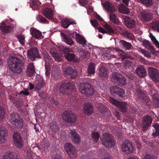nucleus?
I'll return each mask as SVG.
<instances>
[{
    "label": "nucleus",
    "instance_id": "f257e3e1",
    "mask_svg": "<svg viewBox=\"0 0 159 159\" xmlns=\"http://www.w3.org/2000/svg\"><path fill=\"white\" fill-rule=\"evenodd\" d=\"M8 64L9 70L14 73H20L22 71L24 63L20 59L11 56L8 61Z\"/></svg>",
    "mask_w": 159,
    "mask_h": 159
},
{
    "label": "nucleus",
    "instance_id": "f03ea898",
    "mask_svg": "<svg viewBox=\"0 0 159 159\" xmlns=\"http://www.w3.org/2000/svg\"><path fill=\"white\" fill-rule=\"evenodd\" d=\"M103 7L108 12H110L109 18L111 22L115 24H119V22L116 16L113 13L116 11V10L111 4L108 2H106L103 4Z\"/></svg>",
    "mask_w": 159,
    "mask_h": 159
},
{
    "label": "nucleus",
    "instance_id": "7ed1b4c3",
    "mask_svg": "<svg viewBox=\"0 0 159 159\" xmlns=\"http://www.w3.org/2000/svg\"><path fill=\"white\" fill-rule=\"evenodd\" d=\"M101 141L103 145L107 148L114 147L116 144V141L114 137L107 133L103 134Z\"/></svg>",
    "mask_w": 159,
    "mask_h": 159
},
{
    "label": "nucleus",
    "instance_id": "20e7f679",
    "mask_svg": "<svg viewBox=\"0 0 159 159\" xmlns=\"http://www.w3.org/2000/svg\"><path fill=\"white\" fill-rule=\"evenodd\" d=\"M10 120L11 123L16 128H21L23 126V120L17 113H12L10 116Z\"/></svg>",
    "mask_w": 159,
    "mask_h": 159
},
{
    "label": "nucleus",
    "instance_id": "39448f33",
    "mask_svg": "<svg viewBox=\"0 0 159 159\" xmlns=\"http://www.w3.org/2000/svg\"><path fill=\"white\" fill-rule=\"evenodd\" d=\"M110 91L112 95L117 99H120L124 97L125 91L122 88L117 86H112L110 87Z\"/></svg>",
    "mask_w": 159,
    "mask_h": 159
},
{
    "label": "nucleus",
    "instance_id": "423d86ee",
    "mask_svg": "<svg viewBox=\"0 0 159 159\" xmlns=\"http://www.w3.org/2000/svg\"><path fill=\"white\" fill-rule=\"evenodd\" d=\"M63 120L69 123H74L76 121L77 117L75 114L70 111H65L62 115Z\"/></svg>",
    "mask_w": 159,
    "mask_h": 159
},
{
    "label": "nucleus",
    "instance_id": "0eeeda50",
    "mask_svg": "<svg viewBox=\"0 0 159 159\" xmlns=\"http://www.w3.org/2000/svg\"><path fill=\"white\" fill-rule=\"evenodd\" d=\"M74 84L68 81L62 83L60 87V91L63 94H67L69 92L75 89Z\"/></svg>",
    "mask_w": 159,
    "mask_h": 159
},
{
    "label": "nucleus",
    "instance_id": "6e6552de",
    "mask_svg": "<svg viewBox=\"0 0 159 159\" xmlns=\"http://www.w3.org/2000/svg\"><path fill=\"white\" fill-rule=\"evenodd\" d=\"M79 89L82 93L86 94L87 96H91L94 93L93 87L88 82L85 83L82 86H80Z\"/></svg>",
    "mask_w": 159,
    "mask_h": 159
},
{
    "label": "nucleus",
    "instance_id": "1a4fd4ad",
    "mask_svg": "<svg viewBox=\"0 0 159 159\" xmlns=\"http://www.w3.org/2000/svg\"><path fill=\"white\" fill-rule=\"evenodd\" d=\"M111 80L119 85L122 86L125 84L126 79L120 74L118 73H115L112 74Z\"/></svg>",
    "mask_w": 159,
    "mask_h": 159
},
{
    "label": "nucleus",
    "instance_id": "9d476101",
    "mask_svg": "<svg viewBox=\"0 0 159 159\" xmlns=\"http://www.w3.org/2000/svg\"><path fill=\"white\" fill-rule=\"evenodd\" d=\"M28 57L32 61H34L36 58H41L39 51L36 48H32L27 52Z\"/></svg>",
    "mask_w": 159,
    "mask_h": 159
},
{
    "label": "nucleus",
    "instance_id": "9b49d317",
    "mask_svg": "<svg viewBox=\"0 0 159 159\" xmlns=\"http://www.w3.org/2000/svg\"><path fill=\"white\" fill-rule=\"evenodd\" d=\"M152 122V119L150 116H144L142 120L141 125L142 131L145 132Z\"/></svg>",
    "mask_w": 159,
    "mask_h": 159
},
{
    "label": "nucleus",
    "instance_id": "f8f14e48",
    "mask_svg": "<svg viewBox=\"0 0 159 159\" xmlns=\"http://www.w3.org/2000/svg\"><path fill=\"white\" fill-rule=\"evenodd\" d=\"M148 73L150 77L153 81H159V72L156 69L152 67H149Z\"/></svg>",
    "mask_w": 159,
    "mask_h": 159
},
{
    "label": "nucleus",
    "instance_id": "ddd939ff",
    "mask_svg": "<svg viewBox=\"0 0 159 159\" xmlns=\"http://www.w3.org/2000/svg\"><path fill=\"white\" fill-rule=\"evenodd\" d=\"M111 103L112 104L119 108L120 111L122 112L125 113L126 112L127 107L125 103L119 102L114 99L111 100Z\"/></svg>",
    "mask_w": 159,
    "mask_h": 159
},
{
    "label": "nucleus",
    "instance_id": "4468645a",
    "mask_svg": "<svg viewBox=\"0 0 159 159\" xmlns=\"http://www.w3.org/2000/svg\"><path fill=\"white\" fill-rule=\"evenodd\" d=\"M14 143L15 145L18 148H21L22 147L23 143L22 137L20 134L18 133H15L13 135Z\"/></svg>",
    "mask_w": 159,
    "mask_h": 159
},
{
    "label": "nucleus",
    "instance_id": "2eb2a0df",
    "mask_svg": "<svg viewBox=\"0 0 159 159\" xmlns=\"http://www.w3.org/2000/svg\"><path fill=\"white\" fill-rule=\"evenodd\" d=\"M106 30H105L102 27H99L98 30L102 34H108L109 35H111L114 33V31L111 27L107 23L105 22L103 25Z\"/></svg>",
    "mask_w": 159,
    "mask_h": 159
},
{
    "label": "nucleus",
    "instance_id": "dca6fc26",
    "mask_svg": "<svg viewBox=\"0 0 159 159\" xmlns=\"http://www.w3.org/2000/svg\"><path fill=\"white\" fill-rule=\"evenodd\" d=\"M49 126L50 129L49 130V133L52 137H54L56 132L58 131V125L55 121H53L50 123Z\"/></svg>",
    "mask_w": 159,
    "mask_h": 159
},
{
    "label": "nucleus",
    "instance_id": "f3484780",
    "mask_svg": "<svg viewBox=\"0 0 159 159\" xmlns=\"http://www.w3.org/2000/svg\"><path fill=\"white\" fill-rule=\"evenodd\" d=\"M125 25L129 29H132L135 27L136 22L132 18L129 16H126L124 20Z\"/></svg>",
    "mask_w": 159,
    "mask_h": 159
},
{
    "label": "nucleus",
    "instance_id": "a211bd4d",
    "mask_svg": "<svg viewBox=\"0 0 159 159\" xmlns=\"http://www.w3.org/2000/svg\"><path fill=\"white\" fill-rule=\"evenodd\" d=\"M42 13L46 18L49 20H52L53 18V10L50 8L44 7L42 10Z\"/></svg>",
    "mask_w": 159,
    "mask_h": 159
},
{
    "label": "nucleus",
    "instance_id": "6ab92c4d",
    "mask_svg": "<svg viewBox=\"0 0 159 159\" xmlns=\"http://www.w3.org/2000/svg\"><path fill=\"white\" fill-rule=\"evenodd\" d=\"M64 74L68 75L70 76L71 79H74L77 76V72L76 70L74 69L71 67L67 68L64 71Z\"/></svg>",
    "mask_w": 159,
    "mask_h": 159
},
{
    "label": "nucleus",
    "instance_id": "aec40b11",
    "mask_svg": "<svg viewBox=\"0 0 159 159\" xmlns=\"http://www.w3.org/2000/svg\"><path fill=\"white\" fill-rule=\"evenodd\" d=\"M7 134V131L6 127L0 126V144L5 141L6 139V137Z\"/></svg>",
    "mask_w": 159,
    "mask_h": 159
},
{
    "label": "nucleus",
    "instance_id": "412c9836",
    "mask_svg": "<svg viewBox=\"0 0 159 159\" xmlns=\"http://www.w3.org/2000/svg\"><path fill=\"white\" fill-rule=\"evenodd\" d=\"M35 71L33 63H29L27 66L26 71V75L29 77H32L35 74Z\"/></svg>",
    "mask_w": 159,
    "mask_h": 159
},
{
    "label": "nucleus",
    "instance_id": "4be33fe9",
    "mask_svg": "<svg viewBox=\"0 0 159 159\" xmlns=\"http://www.w3.org/2000/svg\"><path fill=\"white\" fill-rule=\"evenodd\" d=\"M122 149H134V145L130 140L124 141L121 145Z\"/></svg>",
    "mask_w": 159,
    "mask_h": 159
},
{
    "label": "nucleus",
    "instance_id": "5701e85b",
    "mask_svg": "<svg viewBox=\"0 0 159 159\" xmlns=\"http://www.w3.org/2000/svg\"><path fill=\"white\" fill-rule=\"evenodd\" d=\"M119 43L122 48L125 50H129L133 47L130 43L123 40H120Z\"/></svg>",
    "mask_w": 159,
    "mask_h": 159
},
{
    "label": "nucleus",
    "instance_id": "b1692460",
    "mask_svg": "<svg viewBox=\"0 0 159 159\" xmlns=\"http://www.w3.org/2000/svg\"><path fill=\"white\" fill-rule=\"evenodd\" d=\"M41 3L39 0H30V5L33 10H38L41 6Z\"/></svg>",
    "mask_w": 159,
    "mask_h": 159
},
{
    "label": "nucleus",
    "instance_id": "393cba45",
    "mask_svg": "<svg viewBox=\"0 0 159 159\" xmlns=\"http://www.w3.org/2000/svg\"><path fill=\"white\" fill-rule=\"evenodd\" d=\"M12 29L11 26L7 25L4 22H2L0 24V29L2 32L4 33L10 32Z\"/></svg>",
    "mask_w": 159,
    "mask_h": 159
},
{
    "label": "nucleus",
    "instance_id": "a878e982",
    "mask_svg": "<svg viewBox=\"0 0 159 159\" xmlns=\"http://www.w3.org/2000/svg\"><path fill=\"white\" fill-rule=\"evenodd\" d=\"M60 34L62 37V41L67 44L70 45H72L74 43V42L71 38L69 37L66 34L62 32L60 33Z\"/></svg>",
    "mask_w": 159,
    "mask_h": 159
},
{
    "label": "nucleus",
    "instance_id": "bb28decb",
    "mask_svg": "<svg viewBox=\"0 0 159 159\" xmlns=\"http://www.w3.org/2000/svg\"><path fill=\"white\" fill-rule=\"evenodd\" d=\"M84 113L87 115L89 116L93 112L92 106L89 103H85L84 107Z\"/></svg>",
    "mask_w": 159,
    "mask_h": 159
},
{
    "label": "nucleus",
    "instance_id": "cd10ccee",
    "mask_svg": "<svg viewBox=\"0 0 159 159\" xmlns=\"http://www.w3.org/2000/svg\"><path fill=\"white\" fill-rule=\"evenodd\" d=\"M75 38L76 39L77 41L80 44H82L83 47L87 45L86 43L87 41L84 38L77 32L75 33Z\"/></svg>",
    "mask_w": 159,
    "mask_h": 159
},
{
    "label": "nucleus",
    "instance_id": "c85d7f7f",
    "mask_svg": "<svg viewBox=\"0 0 159 159\" xmlns=\"http://www.w3.org/2000/svg\"><path fill=\"white\" fill-rule=\"evenodd\" d=\"M137 75L139 77H143L147 75V72L145 69L142 66L137 67L136 70Z\"/></svg>",
    "mask_w": 159,
    "mask_h": 159
},
{
    "label": "nucleus",
    "instance_id": "c756f323",
    "mask_svg": "<svg viewBox=\"0 0 159 159\" xmlns=\"http://www.w3.org/2000/svg\"><path fill=\"white\" fill-rule=\"evenodd\" d=\"M2 159H18L17 154L15 152L7 153L3 156Z\"/></svg>",
    "mask_w": 159,
    "mask_h": 159
},
{
    "label": "nucleus",
    "instance_id": "7c9ffc66",
    "mask_svg": "<svg viewBox=\"0 0 159 159\" xmlns=\"http://www.w3.org/2000/svg\"><path fill=\"white\" fill-rule=\"evenodd\" d=\"M98 73L99 76L101 77L106 78L108 75L107 69L103 66H101L99 68Z\"/></svg>",
    "mask_w": 159,
    "mask_h": 159
},
{
    "label": "nucleus",
    "instance_id": "2f4dec72",
    "mask_svg": "<svg viewBox=\"0 0 159 159\" xmlns=\"http://www.w3.org/2000/svg\"><path fill=\"white\" fill-rule=\"evenodd\" d=\"M65 57L69 61H76L78 60L77 57L72 52L66 54Z\"/></svg>",
    "mask_w": 159,
    "mask_h": 159
},
{
    "label": "nucleus",
    "instance_id": "473e14b6",
    "mask_svg": "<svg viewBox=\"0 0 159 159\" xmlns=\"http://www.w3.org/2000/svg\"><path fill=\"white\" fill-rule=\"evenodd\" d=\"M142 19L145 21L148 22L151 20L150 14L146 11H143L141 12Z\"/></svg>",
    "mask_w": 159,
    "mask_h": 159
},
{
    "label": "nucleus",
    "instance_id": "72a5a7b5",
    "mask_svg": "<svg viewBox=\"0 0 159 159\" xmlns=\"http://www.w3.org/2000/svg\"><path fill=\"white\" fill-rule=\"evenodd\" d=\"M88 75H90L94 74L95 72V66L93 63H91L89 65L87 69Z\"/></svg>",
    "mask_w": 159,
    "mask_h": 159
},
{
    "label": "nucleus",
    "instance_id": "f704fd0d",
    "mask_svg": "<svg viewBox=\"0 0 159 159\" xmlns=\"http://www.w3.org/2000/svg\"><path fill=\"white\" fill-rule=\"evenodd\" d=\"M124 65L126 69L129 70L130 71H132L135 67L134 64L129 61H126L124 63Z\"/></svg>",
    "mask_w": 159,
    "mask_h": 159
},
{
    "label": "nucleus",
    "instance_id": "c9c22d12",
    "mask_svg": "<svg viewBox=\"0 0 159 159\" xmlns=\"http://www.w3.org/2000/svg\"><path fill=\"white\" fill-rule=\"evenodd\" d=\"M65 152L72 159L76 157V150H66Z\"/></svg>",
    "mask_w": 159,
    "mask_h": 159
},
{
    "label": "nucleus",
    "instance_id": "e433bc0d",
    "mask_svg": "<svg viewBox=\"0 0 159 159\" xmlns=\"http://www.w3.org/2000/svg\"><path fill=\"white\" fill-rule=\"evenodd\" d=\"M31 33L32 35L36 39H39L42 35L41 32L39 30L35 29H34L31 32Z\"/></svg>",
    "mask_w": 159,
    "mask_h": 159
},
{
    "label": "nucleus",
    "instance_id": "4c0bfd02",
    "mask_svg": "<svg viewBox=\"0 0 159 159\" xmlns=\"http://www.w3.org/2000/svg\"><path fill=\"white\" fill-rule=\"evenodd\" d=\"M44 81L41 80L38 81L35 84V89L39 91L44 85Z\"/></svg>",
    "mask_w": 159,
    "mask_h": 159
},
{
    "label": "nucleus",
    "instance_id": "58836bf2",
    "mask_svg": "<svg viewBox=\"0 0 159 159\" xmlns=\"http://www.w3.org/2000/svg\"><path fill=\"white\" fill-rule=\"evenodd\" d=\"M139 2H141L147 7H150L153 5L152 0H138Z\"/></svg>",
    "mask_w": 159,
    "mask_h": 159
},
{
    "label": "nucleus",
    "instance_id": "ea45409f",
    "mask_svg": "<svg viewBox=\"0 0 159 159\" xmlns=\"http://www.w3.org/2000/svg\"><path fill=\"white\" fill-rule=\"evenodd\" d=\"M18 40L22 46L25 45V37L24 35L22 34H18L16 35Z\"/></svg>",
    "mask_w": 159,
    "mask_h": 159
},
{
    "label": "nucleus",
    "instance_id": "a19ab883",
    "mask_svg": "<svg viewBox=\"0 0 159 159\" xmlns=\"http://www.w3.org/2000/svg\"><path fill=\"white\" fill-rule=\"evenodd\" d=\"M123 35L127 38V39H130L131 40H133L134 39V36L133 34L127 31H125L122 33Z\"/></svg>",
    "mask_w": 159,
    "mask_h": 159
},
{
    "label": "nucleus",
    "instance_id": "79ce46f5",
    "mask_svg": "<svg viewBox=\"0 0 159 159\" xmlns=\"http://www.w3.org/2000/svg\"><path fill=\"white\" fill-rule=\"evenodd\" d=\"M153 126L155 128L156 131L152 134V135L154 136H159V124L155 123L153 125Z\"/></svg>",
    "mask_w": 159,
    "mask_h": 159
},
{
    "label": "nucleus",
    "instance_id": "37998d69",
    "mask_svg": "<svg viewBox=\"0 0 159 159\" xmlns=\"http://www.w3.org/2000/svg\"><path fill=\"white\" fill-rule=\"evenodd\" d=\"M142 45H143L144 47H145V48L148 49H152V46L149 42L146 39L144 40L142 43Z\"/></svg>",
    "mask_w": 159,
    "mask_h": 159
},
{
    "label": "nucleus",
    "instance_id": "c03bdc74",
    "mask_svg": "<svg viewBox=\"0 0 159 159\" xmlns=\"http://www.w3.org/2000/svg\"><path fill=\"white\" fill-rule=\"evenodd\" d=\"M37 20L39 22L44 24L48 23L49 22L48 20H47L45 18L40 15L38 16L37 18Z\"/></svg>",
    "mask_w": 159,
    "mask_h": 159
},
{
    "label": "nucleus",
    "instance_id": "a18cd8bd",
    "mask_svg": "<svg viewBox=\"0 0 159 159\" xmlns=\"http://www.w3.org/2000/svg\"><path fill=\"white\" fill-rule=\"evenodd\" d=\"M100 136L99 133L98 132H93L92 134V138L93 140L97 142Z\"/></svg>",
    "mask_w": 159,
    "mask_h": 159
},
{
    "label": "nucleus",
    "instance_id": "49530a36",
    "mask_svg": "<svg viewBox=\"0 0 159 159\" xmlns=\"http://www.w3.org/2000/svg\"><path fill=\"white\" fill-rule=\"evenodd\" d=\"M79 135L75 129L70 130V132L68 134V136L70 137L71 139L75 137H78Z\"/></svg>",
    "mask_w": 159,
    "mask_h": 159
},
{
    "label": "nucleus",
    "instance_id": "de8ad7c7",
    "mask_svg": "<svg viewBox=\"0 0 159 159\" xmlns=\"http://www.w3.org/2000/svg\"><path fill=\"white\" fill-rule=\"evenodd\" d=\"M149 37L151 38L152 41L156 45L158 48H159V42L152 34L149 33Z\"/></svg>",
    "mask_w": 159,
    "mask_h": 159
},
{
    "label": "nucleus",
    "instance_id": "09e8293b",
    "mask_svg": "<svg viewBox=\"0 0 159 159\" xmlns=\"http://www.w3.org/2000/svg\"><path fill=\"white\" fill-rule=\"evenodd\" d=\"M61 25L65 28H67L69 26V20L66 19L62 20L61 21Z\"/></svg>",
    "mask_w": 159,
    "mask_h": 159
},
{
    "label": "nucleus",
    "instance_id": "8fccbe9b",
    "mask_svg": "<svg viewBox=\"0 0 159 159\" xmlns=\"http://www.w3.org/2000/svg\"><path fill=\"white\" fill-rule=\"evenodd\" d=\"M5 111L4 107L0 106V119H2L4 118Z\"/></svg>",
    "mask_w": 159,
    "mask_h": 159
},
{
    "label": "nucleus",
    "instance_id": "3c124183",
    "mask_svg": "<svg viewBox=\"0 0 159 159\" xmlns=\"http://www.w3.org/2000/svg\"><path fill=\"white\" fill-rule=\"evenodd\" d=\"M152 29L156 30H157L159 28V21H156L152 23Z\"/></svg>",
    "mask_w": 159,
    "mask_h": 159
},
{
    "label": "nucleus",
    "instance_id": "603ef678",
    "mask_svg": "<svg viewBox=\"0 0 159 159\" xmlns=\"http://www.w3.org/2000/svg\"><path fill=\"white\" fill-rule=\"evenodd\" d=\"M152 99L154 102L153 106L155 107L159 108V99L156 97Z\"/></svg>",
    "mask_w": 159,
    "mask_h": 159
},
{
    "label": "nucleus",
    "instance_id": "864d4df0",
    "mask_svg": "<svg viewBox=\"0 0 159 159\" xmlns=\"http://www.w3.org/2000/svg\"><path fill=\"white\" fill-rule=\"evenodd\" d=\"M64 147L65 149H74V147L72 144L68 142L66 143Z\"/></svg>",
    "mask_w": 159,
    "mask_h": 159
},
{
    "label": "nucleus",
    "instance_id": "5fc2aeb1",
    "mask_svg": "<svg viewBox=\"0 0 159 159\" xmlns=\"http://www.w3.org/2000/svg\"><path fill=\"white\" fill-rule=\"evenodd\" d=\"M26 44L29 47H33L35 44V41L34 39H30L28 40Z\"/></svg>",
    "mask_w": 159,
    "mask_h": 159
},
{
    "label": "nucleus",
    "instance_id": "6e6d98bb",
    "mask_svg": "<svg viewBox=\"0 0 159 159\" xmlns=\"http://www.w3.org/2000/svg\"><path fill=\"white\" fill-rule=\"evenodd\" d=\"M55 152L51 155V159H62L61 156L59 154H56Z\"/></svg>",
    "mask_w": 159,
    "mask_h": 159
},
{
    "label": "nucleus",
    "instance_id": "4d7b16f0",
    "mask_svg": "<svg viewBox=\"0 0 159 159\" xmlns=\"http://www.w3.org/2000/svg\"><path fill=\"white\" fill-rule=\"evenodd\" d=\"M44 57L46 63H49L52 62V59L48 54H47Z\"/></svg>",
    "mask_w": 159,
    "mask_h": 159
},
{
    "label": "nucleus",
    "instance_id": "13d9d810",
    "mask_svg": "<svg viewBox=\"0 0 159 159\" xmlns=\"http://www.w3.org/2000/svg\"><path fill=\"white\" fill-rule=\"evenodd\" d=\"M149 93L150 95L152 96V99L156 98V95L157 94V93L155 92V90L153 89H150Z\"/></svg>",
    "mask_w": 159,
    "mask_h": 159
},
{
    "label": "nucleus",
    "instance_id": "bf43d9fd",
    "mask_svg": "<svg viewBox=\"0 0 159 159\" xmlns=\"http://www.w3.org/2000/svg\"><path fill=\"white\" fill-rule=\"evenodd\" d=\"M88 2V0H79V3L82 6L87 5Z\"/></svg>",
    "mask_w": 159,
    "mask_h": 159
},
{
    "label": "nucleus",
    "instance_id": "052dcab7",
    "mask_svg": "<svg viewBox=\"0 0 159 159\" xmlns=\"http://www.w3.org/2000/svg\"><path fill=\"white\" fill-rule=\"evenodd\" d=\"M141 99H142L143 102L144 103L149 104L148 103L150 101V98L148 96L145 95Z\"/></svg>",
    "mask_w": 159,
    "mask_h": 159
},
{
    "label": "nucleus",
    "instance_id": "680f3d73",
    "mask_svg": "<svg viewBox=\"0 0 159 159\" xmlns=\"http://www.w3.org/2000/svg\"><path fill=\"white\" fill-rule=\"evenodd\" d=\"M80 137L78 135L77 137H75L72 139V141L75 143L78 144L80 142Z\"/></svg>",
    "mask_w": 159,
    "mask_h": 159
},
{
    "label": "nucleus",
    "instance_id": "e2e57ef3",
    "mask_svg": "<svg viewBox=\"0 0 159 159\" xmlns=\"http://www.w3.org/2000/svg\"><path fill=\"white\" fill-rule=\"evenodd\" d=\"M31 150H28L27 152L26 155L27 156V159H32V154Z\"/></svg>",
    "mask_w": 159,
    "mask_h": 159
},
{
    "label": "nucleus",
    "instance_id": "0e129e2a",
    "mask_svg": "<svg viewBox=\"0 0 159 159\" xmlns=\"http://www.w3.org/2000/svg\"><path fill=\"white\" fill-rule=\"evenodd\" d=\"M121 9L122 10V12H122L124 13H125L126 14H127L129 13V10H128V8L125 7H123V8H120L119 9V10L120 11Z\"/></svg>",
    "mask_w": 159,
    "mask_h": 159
},
{
    "label": "nucleus",
    "instance_id": "69168bd1",
    "mask_svg": "<svg viewBox=\"0 0 159 159\" xmlns=\"http://www.w3.org/2000/svg\"><path fill=\"white\" fill-rule=\"evenodd\" d=\"M138 94L139 98L141 99L145 96V94L141 90L138 91Z\"/></svg>",
    "mask_w": 159,
    "mask_h": 159
},
{
    "label": "nucleus",
    "instance_id": "338daca9",
    "mask_svg": "<svg viewBox=\"0 0 159 159\" xmlns=\"http://www.w3.org/2000/svg\"><path fill=\"white\" fill-rule=\"evenodd\" d=\"M90 22L92 25L95 27H97L98 24V23L96 20H91Z\"/></svg>",
    "mask_w": 159,
    "mask_h": 159
},
{
    "label": "nucleus",
    "instance_id": "774afa93",
    "mask_svg": "<svg viewBox=\"0 0 159 159\" xmlns=\"http://www.w3.org/2000/svg\"><path fill=\"white\" fill-rule=\"evenodd\" d=\"M143 159H155V157L153 156L147 154L145 156Z\"/></svg>",
    "mask_w": 159,
    "mask_h": 159
}]
</instances>
